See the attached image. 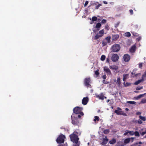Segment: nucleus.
Segmentation results:
<instances>
[{"instance_id": "f257e3e1", "label": "nucleus", "mask_w": 146, "mask_h": 146, "mask_svg": "<svg viewBox=\"0 0 146 146\" xmlns=\"http://www.w3.org/2000/svg\"><path fill=\"white\" fill-rule=\"evenodd\" d=\"M71 141L76 144H78V142L79 139L77 135L74 134H72L70 136Z\"/></svg>"}, {"instance_id": "f03ea898", "label": "nucleus", "mask_w": 146, "mask_h": 146, "mask_svg": "<svg viewBox=\"0 0 146 146\" xmlns=\"http://www.w3.org/2000/svg\"><path fill=\"white\" fill-rule=\"evenodd\" d=\"M82 107H79L77 106L73 109V111L75 114H80L82 116H83L84 114L83 113L82 111Z\"/></svg>"}, {"instance_id": "7ed1b4c3", "label": "nucleus", "mask_w": 146, "mask_h": 146, "mask_svg": "<svg viewBox=\"0 0 146 146\" xmlns=\"http://www.w3.org/2000/svg\"><path fill=\"white\" fill-rule=\"evenodd\" d=\"M65 138V136L63 134L61 135L58 137L56 141L58 143H63L64 141Z\"/></svg>"}, {"instance_id": "20e7f679", "label": "nucleus", "mask_w": 146, "mask_h": 146, "mask_svg": "<svg viewBox=\"0 0 146 146\" xmlns=\"http://www.w3.org/2000/svg\"><path fill=\"white\" fill-rule=\"evenodd\" d=\"M91 81L90 77L85 78L84 80V84L87 88H91V85L90 83Z\"/></svg>"}, {"instance_id": "39448f33", "label": "nucleus", "mask_w": 146, "mask_h": 146, "mask_svg": "<svg viewBox=\"0 0 146 146\" xmlns=\"http://www.w3.org/2000/svg\"><path fill=\"white\" fill-rule=\"evenodd\" d=\"M120 46L118 44H115L111 47V50L113 52H117L120 49Z\"/></svg>"}, {"instance_id": "423d86ee", "label": "nucleus", "mask_w": 146, "mask_h": 146, "mask_svg": "<svg viewBox=\"0 0 146 146\" xmlns=\"http://www.w3.org/2000/svg\"><path fill=\"white\" fill-rule=\"evenodd\" d=\"M117 110H115L114 111V113H116L117 115H123L124 116H126L127 114L121 110V109L119 108H117Z\"/></svg>"}, {"instance_id": "0eeeda50", "label": "nucleus", "mask_w": 146, "mask_h": 146, "mask_svg": "<svg viewBox=\"0 0 146 146\" xmlns=\"http://www.w3.org/2000/svg\"><path fill=\"white\" fill-rule=\"evenodd\" d=\"M72 118V116H71ZM72 123L74 125H77L79 123V121L78 118L77 117H74L72 118Z\"/></svg>"}, {"instance_id": "6e6552de", "label": "nucleus", "mask_w": 146, "mask_h": 146, "mask_svg": "<svg viewBox=\"0 0 146 146\" xmlns=\"http://www.w3.org/2000/svg\"><path fill=\"white\" fill-rule=\"evenodd\" d=\"M119 58L118 55L117 54H115L112 55L111 59L113 61L115 62L118 60Z\"/></svg>"}, {"instance_id": "1a4fd4ad", "label": "nucleus", "mask_w": 146, "mask_h": 146, "mask_svg": "<svg viewBox=\"0 0 146 146\" xmlns=\"http://www.w3.org/2000/svg\"><path fill=\"white\" fill-rule=\"evenodd\" d=\"M123 58L124 61L126 62H129L130 59V56L127 54H125L124 55Z\"/></svg>"}, {"instance_id": "9d476101", "label": "nucleus", "mask_w": 146, "mask_h": 146, "mask_svg": "<svg viewBox=\"0 0 146 146\" xmlns=\"http://www.w3.org/2000/svg\"><path fill=\"white\" fill-rule=\"evenodd\" d=\"M137 70L135 69H133L131 72V77H137L140 74V73L135 74Z\"/></svg>"}, {"instance_id": "9b49d317", "label": "nucleus", "mask_w": 146, "mask_h": 146, "mask_svg": "<svg viewBox=\"0 0 146 146\" xmlns=\"http://www.w3.org/2000/svg\"><path fill=\"white\" fill-rule=\"evenodd\" d=\"M89 101V99L88 97L84 98L82 100V103L84 105H86Z\"/></svg>"}, {"instance_id": "f8f14e48", "label": "nucleus", "mask_w": 146, "mask_h": 146, "mask_svg": "<svg viewBox=\"0 0 146 146\" xmlns=\"http://www.w3.org/2000/svg\"><path fill=\"white\" fill-rule=\"evenodd\" d=\"M104 70L109 75H110L111 74L110 70L108 67L105 66L104 68Z\"/></svg>"}, {"instance_id": "ddd939ff", "label": "nucleus", "mask_w": 146, "mask_h": 146, "mask_svg": "<svg viewBox=\"0 0 146 146\" xmlns=\"http://www.w3.org/2000/svg\"><path fill=\"white\" fill-rule=\"evenodd\" d=\"M136 49V46L134 45H133L129 49V51L131 53H134L135 52Z\"/></svg>"}, {"instance_id": "4468645a", "label": "nucleus", "mask_w": 146, "mask_h": 146, "mask_svg": "<svg viewBox=\"0 0 146 146\" xmlns=\"http://www.w3.org/2000/svg\"><path fill=\"white\" fill-rule=\"evenodd\" d=\"M96 98H98L100 100H103L104 98V96L102 93H101L100 95H96Z\"/></svg>"}, {"instance_id": "2eb2a0df", "label": "nucleus", "mask_w": 146, "mask_h": 146, "mask_svg": "<svg viewBox=\"0 0 146 146\" xmlns=\"http://www.w3.org/2000/svg\"><path fill=\"white\" fill-rule=\"evenodd\" d=\"M119 38V35L118 34L113 35L112 37V40L113 41H116Z\"/></svg>"}, {"instance_id": "dca6fc26", "label": "nucleus", "mask_w": 146, "mask_h": 146, "mask_svg": "<svg viewBox=\"0 0 146 146\" xmlns=\"http://www.w3.org/2000/svg\"><path fill=\"white\" fill-rule=\"evenodd\" d=\"M105 137L106 138H103V141L101 143V144L103 145H105L107 143L108 141V139L107 138V137L105 136Z\"/></svg>"}, {"instance_id": "f3484780", "label": "nucleus", "mask_w": 146, "mask_h": 146, "mask_svg": "<svg viewBox=\"0 0 146 146\" xmlns=\"http://www.w3.org/2000/svg\"><path fill=\"white\" fill-rule=\"evenodd\" d=\"M101 27V23H98L96 26V28L97 29V31H98L99 30V28ZM93 32L94 33H96V31L95 30H93Z\"/></svg>"}, {"instance_id": "a211bd4d", "label": "nucleus", "mask_w": 146, "mask_h": 146, "mask_svg": "<svg viewBox=\"0 0 146 146\" xmlns=\"http://www.w3.org/2000/svg\"><path fill=\"white\" fill-rule=\"evenodd\" d=\"M73 134H76L78 136L80 135L81 134V132L80 131L79 129H76L74 131Z\"/></svg>"}, {"instance_id": "6ab92c4d", "label": "nucleus", "mask_w": 146, "mask_h": 146, "mask_svg": "<svg viewBox=\"0 0 146 146\" xmlns=\"http://www.w3.org/2000/svg\"><path fill=\"white\" fill-rule=\"evenodd\" d=\"M144 80L143 78H142V79L140 80H139L137 81H136L134 83V84L135 85H137L139 84L141 82L143 81Z\"/></svg>"}, {"instance_id": "aec40b11", "label": "nucleus", "mask_w": 146, "mask_h": 146, "mask_svg": "<svg viewBox=\"0 0 146 146\" xmlns=\"http://www.w3.org/2000/svg\"><path fill=\"white\" fill-rule=\"evenodd\" d=\"M110 69L114 70H117L118 69V67L117 66H110Z\"/></svg>"}, {"instance_id": "412c9836", "label": "nucleus", "mask_w": 146, "mask_h": 146, "mask_svg": "<svg viewBox=\"0 0 146 146\" xmlns=\"http://www.w3.org/2000/svg\"><path fill=\"white\" fill-rule=\"evenodd\" d=\"M121 78L120 77H118L117 78L116 83L118 86H120L121 84V82L120 81Z\"/></svg>"}, {"instance_id": "4be33fe9", "label": "nucleus", "mask_w": 146, "mask_h": 146, "mask_svg": "<svg viewBox=\"0 0 146 146\" xmlns=\"http://www.w3.org/2000/svg\"><path fill=\"white\" fill-rule=\"evenodd\" d=\"M116 142V139H115L113 138L109 141V143L110 144H113L115 143Z\"/></svg>"}, {"instance_id": "5701e85b", "label": "nucleus", "mask_w": 146, "mask_h": 146, "mask_svg": "<svg viewBox=\"0 0 146 146\" xmlns=\"http://www.w3.org/2000/svg\"><path fill=\"white\" fill-rule=\"evenodd\" d=\"M130 141V138H127L125 139L124 141V143L125 144H127L129 143Z\"/></svg>"}, {"instance_id": "b1692460", "label": "nucleus", "mask_w": 146, "mask_h": 146, "mask_svg": "<svg viewBox=\"0 0 146 146\" xmlns=\"http://www.w3.org/2000/svg\"><path fill=\"white\" fill-rule=\"evenodd\" d=\"M102 36V35H100L97 34L95 36L94 39L97 40Z\"/></svg>"}, {"instance_id": "393cba45", "label": "nucleus", "mask_w": 146, "mask_h": 146, "mask_svg": "<svg viewBox=\"0 0 146 146\" xmlns=\"http://www.w3.org/2000/svg\"><path fill=\"white\" fill-rule=\"evenodd\" d=\"M131 36V34L129 32H126L124 34V36H125L129 37Z\"/></svg>"}, {"instance_id": "a878e982", "label": "nucleus", "mask_w": 146, "mask_h": 146, "mask_svg": "<svg viewBox=\"0 0 146 146\" xmlns=\"http://www.w3.org/2000/svg\"><path fill=\"white\" fill-rule=\"evenodd\" d=\"M110 39L111 37L110 36H108L106 37L105 38V39L107 40V42L108 43H109L110 42Z\"/></svg>"}, {"instance_id": "bb28decb", "label": "nucleus", "mask_w": 146, "mask_h": 146, "mask_svg": "<svg viewBox=\"0 0 146 146\" xmlns=\"http://www.w3.org/2000/svg\"><path fill=\"white\" fill-rule=\"evenodd\" d=\"M146 94V93H145L144 94H140L136 97V99L138 100V99L142 97L144 95Z\"/></svg>"}, {"instance_id": "cd10ccee", "label": "nucleus", "mask_w": 146, "mask_h": 146, "mask_svg": "<svg viewBox=\"0 0 146 146\" xmlns=\"http://www.w3.org/2000/svg\"><path fill=\"white\" fill-rule=\"evenodd\" d=\"M99 121V117L98 116H95L94 117V121L95 122L96 121Z\"/></svg>"}, {"instance_id": "c85d7f7f", "label": "nucleus", "mask_w": 146, "mask_h": 146, "mask_svg": "<svg viewBox=\"0 0 146 146\" xmlns=\"http://www.w3.org/2000/svg\"><path fill=\"white\" fill-rule=\"evenodd\" d=\"M128 103L131 104H136V102L134 101H128L127 102Z\"/></svg>"}, {"instance_id": "c756f323", "label": "nucleus", "mask_w": 146, "mask_h": 146, "mask_svg": "<svg viewBox=\"0 0 146 146\" xmlns=\"http://www.w3.org/2000/svg\"><path fill=\"white\" fill-rule=\"evenodd\" d=\"M106 57V56L105 55H102L100 59L102 61H104L105 60Z\"/></svg>"}, {"instance_id": "7c9ffc66", "label": "nucleus", "mask_w": 146, "mask_h": 146, "mask_svg": "<svg viewBox=\"0 0 146 146\" xmlns=\"http://www.w3.org/2000/svg\"><path fill=\"white\" fill-rule=\"evenodd\" d=\"M110 131L109 129H107L105 130L104 131V134H107L109 133Z\"/></svg>"}, {"instance_id": "2f4dec72", "label": "nucleus", "mask_w": 146, "mask_h": 146, "mask_svg": "<svg viewBox=\"0 0 146 146\" xmlns=\"http://www.w3.org/2000/svg\"><path fill=\"white\" fill-rule=\"evenodd\" d=\"M104 29H102L99 31V34L100 35H102V36L104 34Z\"/></svg>"}, {"instance_id": "473e14b6", "label": "nucleus", "mask_w": 146, "mask_h": 146, "mask_svg": "<svg viewBox=\"0 0 146 146\" xmlns=\"http://www.w3.org/2000/svg\"><path fill=\"white\" fill-rule=\"evenodd\" d=\"M139 118L143 121H145L146 120V118L145 117H143L140 115L139 116Z\"/></svg>"}, {"instance_id": "72a5a7b5", "label": "nucleus", "mask_w": 146, "mask_h": 146, "mask_svg": "<svg viewBox=\"0 0 146 146\" xmlns=\"http://www.w3.org/2000/svg\"><path fill=\"white\" fill-rule=\"evenodd\" d=\"M134 135L136 136L139 137V133L137 131H135V132H134Z\"/></svg>"}, {"instance_id": "f704fd0d", "label": "nucleus", "mask_w": 146, "mask_h": 146, "mask_svg": "<svg viewBox=\"0 0 146 146\" xmlns=\"http://www.w3.org/2000/svg\"><path fill=\"white\" fill-rule=\"evenodd\" d=\"M97 18L96 17L94 16L92 18V20L93 21H97Z\"/></svg>"}, {"instance_id": "c9c22d12", "label": "nucleus", "mask_w": 146, "mask_h": 146, "mask_svg": "<svg viewBox=\"0 0 146 146\" xmlns=\"http://www.w3.org/2000/svg\"><path fill=\"white\" fill-rule=\"evenodd\" d=\"M129 76L128 74H123V78L126 79Z\"/></svg>"}, {"instance_id": "e433bc0d", "label": "nucleus", "mask_w": 146, "mask_h": 146, "mask_svg": "<svg viewBox=\"0 0 146 146\" xmlns=\"http://www.w3.org/2000/svg\"><path fill=\"white\" fill-rule=\"evenodd\" d=\"M102 82L103 84H107L109 83V82H108L106 81L105 80V79H104V80H103Z\"/></svg>"}, {"instance_id": "4c0bfd02", "label": "nucleus", "mask_w": 146, "mask_h": 146, "mask_svg": "<svg viewBox=\"0 0 146 146\" xmlns=\"http://www.w3.org/2000/svg\"><path fill=\"white\" fill-rule=\"evenodd\" d=\"M108 42H107L103 41L102 42V45L103 46H105L107 44Z\"/></svg>"}, {"instance_id": "58836bf2", "label": "nucleus", "mask_w": 146, "mask_h": 146, "mask_svg": "<svg viewBox=\"0 0 146 146\" xmlns=\"http://www.w3.org/2000/svg\"><path fill=\"white\" fill-rule=\"evenodd\" d=\"M95 74L96 75L97 77L98 76L99 74V70H96L95 72Z\"/></svg>"}, {"instance_id": "ea45409f", "label": "nucleus", "mask_w": 146, "mask_h": 146, "mask_svg": "<svg viewBox=\"0 0 146 146\" xmlns=\"http://www.w3.org/2000/svg\"><path fill=\"white\" fill-rule=\"evenodd\" d=\"M134 132L133 131H129V134L130 135H134Z\"/></svg>"}, {"instance_id": "a19ab883", "label": "nucleus", "mask_w": 146, "mask_h": 146, "mask_svg": "<svg viewBox=\"0 0 146 146\" xmlns=\"http://www.w3.org/2000/svg\"><path fill=\"white\" fill-rule=\"evenodd\" d=\"M141 103H146V99H142L141 102Z\"/></svg>"}, {"instance_id": "79ce46f5", "label": "nucleus", "mask_w": 146, "mask_h": 146, "mask_svg": "<svg viewBox=\"0 0 146 146\" xmlns=\"http://www.w3.org/2000/svg\"><path fill=\"white\" fill-rule=\"evenodd\" d=\"M143 88V86H138L136 88V90H140L141 89H142Z\"/></svg>"}, {"instance_id": "37998d69", "label": "nucleus", "mask_w": 146, "mask_h": 146, "mask_svg": "<svg viewBox=\"0 0 146 146\" xmlns=\"http://www.w3.org/2000/svg\"><path fill=\"white\" fill-rule=\"evenodd\" d=\"M125 82H124V84L125 85V86H130L131 84L130 83H128V82H126L125 84Z\"/></svg>"}, {"instance_id": "c03bdc74", "label": "nucleus", "mask_w": 146, "mask_h": 146, "mask_svg": "<svg viewBox=\"0 0 146 146\" xmlns=\"http://www.w3.org/2000/svg\"><path fill=\"white\" fill-rule=\"evenodd\" d=\"M105 29L107 30H109L110 29V28L108 25H106L105 26Z\"/></svg>"}, {"instance_id": "a18cd8bd", "label": "nucleus", "mask_w": 146, "mask_h": 146, "mask_svg": "<svg viewBox=\"0 0 146 146\" xmlns=\"http://www.w3.org/2000/svg\"><path fill=\"white\" fill-rule=\"evenodd\" d=\"M125 132L123 134L124 135H126L128 134L129 133V131L126 130L125 131Z\"/></svg>"}, {"instance_id": "49530a36", "label": "nucleus", "mask_w": 146, "mask_h": 146, "mask_svg": "<svg viewBox=\"0 0 146 146\" xmlns=\"http://www.w3.org/2000/svg\"><path fill=\"white\" fill-rule=\"evenodd\" d=\"M106 19H103L101 21V23L102 24H104L106 23Z\"/></svg>"}, {"instance_id": "de8ad7c7", "label": "nucleus", "mask_w": 146, "mask_h": 146, "mask_svg": "<svg viewBox=\"0 0 146 146\" xmlns=\"http://www.w3.org/2000/svg\"><path fill=\"white\" fill-rule=\"evenodd\" d=\"M102 5L101 4H99L98 5H97L96 7V9H98L100 7V6Z\"/></svg>"}, {"instance_id": "09e8293b", "label": "nucleus", "mask_w": 146, "mask_h": 146, "mask_svg": "<svg viewBox=\"0 0 146 146\" xmlns=\"http://www.w3.org/2000/svg\"><path fill=\"white\" fill-rule=\"evenodd\" d=\"M142 63H139V68H141L142 67Z\"/></svg>"}, {"instance_id": "8fccbe9b", "label": "nucleus", "mask_w": 146, "mask_h": 146, "mask_svg": "<svg viewBox=\"0 0 146 146\" xmlns=\"http://www.w3.org/2000/svg\"><path fill=\"white\" fill-rule=\"evenodd\" d=\"M146 76V71L144 72V74L142 75V78L143 79Z\"/></svg>"}, {"instance_id": "3c124183", "label": "nucleus", "mask_w": 146, "mask_h": 146, "mask_svg": "<svg viewBox=\"0 0 146 146\" xmlns=\"http://www.w3.org/2000/svg\"><path fill=\"white\" fill-rule=\"evenodd\" d=\"M88 1H86L84 5V7H86L87 5L88 4Z\"/></svg>"}, {"instance_id": "603ef678", "label": "nucleus", "mask_w": 146, "mask_h": 146, "mask_svg": "<svg viewBox=\"0 0 146 146\" xmlns=\"http://www.w3.org/2000/svg\"><path fill=\"white\" fill-rule=\"evenodd\" d=\"M140 133L141 134V135H142V136L143 135L145 134H146V131H145L143 132H141V133Z\"/></svg>"}, {"instance_id": "864d4df0", "label": "nucleus", "mask_w": 146, "mask_h": 146, "mask_svg": "<svg viewBox=\"0 0 146 146\" xmlns=\"http://www.w3.org/2000/svg\"><path fill=\"white\" fill-rule=\"evenodd\" d=\"M106 62L110 63V58H106Z\"/></svg>"}, {"instance_id": "5fc2aeb1", "label": "nucleus", "mask_w": 146, "mask_h": 146, "mask_svg": "<svg viewBox=\"0 0 146 146\" xmlns=\"http://www.w3.org/2000/svg\"><path fill=\"white\" fill-rule=\"evenodd\" d=\"M142 121L141 120H139L138 121V123L139 124H141L142 123Z\"/></svg>"}, {"instance_id": "6e6d98bb", "label": "nucleus", "mask_w": 146, "mask_h": 146, "mask_svg": "<svg viewBox=\"0 0 146 146\" xmlns=\"http://www.w3.org/2000/svg\"><path fill=\"white\" fill-rule=\"evenodd\" d=\"M131 15H132L133 14V10L132 9H130L129 11Z\"/></svg>"}, {"instance_id": "4d7b16f0", "label": "nucleus", "mask_w": 146, "mask_h": 146, "mask_svg": "<svg viewBox=\"0 0 146 146\" xmlns=\"http://www.w3.org/2000/svg\"><path fill=\"white\" fill-rule=\"evenodd\" d=\"M106 77H107V76H106V74H104V75L103 76H102V78L104 79H106Z\"/></svg>"}, {"instance_id": "13d9d810", "label": "nucleus", "mask_w": 146, "mask_h": 146, "mask_svg": "<svg viewBox=\"0 0 146 146\" xmlns=\"http://www.w3.org/2000/svg\"><path fill=\"white\" fill-rule=\"evenodd\" d=\"M67 146V145L66 144H64V145H62V144H60V145H59L58 146Z\"/></svg>"}, {"instance_id": "bf43d9fd", "label": "nucleus", "mask_w": 146, "mask_h": 146, "mask_svg": "<svg viewBox=\"0 0 146 146\" xmlns=\"http://www.w3.org/2000/svg\"><path fill=\"white\" fill-rule=\"evenodd\" d=\"M132 33L134 36H138V34L137 33H135L134 34V32H133V33Z\"/></svg>"}, {"instance_id": "052dcab7", "label": "nucleus", "mask_w": 146, "mask_h": 146, "mask_svg": "<svg viewBox=\"0 0 146 146\" xmlns=\"http://www.w3.org/2000/svg\"><path fill=\"white\" fill-rule=\"evenodd\" d=\"M141 37H139L137 38V40L138 41H139L141 40Z\"/></svg>"}, {"instance_id": "680f3d73", "label": "nucleus", "mask_w": 146, "mask_h": 146, "mask_svg": "<svg viewBox=\"0 0 146 146\" xmlns=\"http://www.w3.org/2000/svg\"><path fill=\"white\" fill-rule=\"evenodd\" d=\"M134 27L136 29H137L138 28L139 26L138 25H135Z\"/></svg>"}, {"instance_id": "e2e57ef3", "label": "nucleus", "mask_w": 146, "mask_h": 146, "mask_svg": "<svg viewBox=\"0 0 146 146\" xmlns=\"http://www.w3.org/2000/svg\"><path fill=\"white\" fill-rule=\"evenodd\" d=\"M141 114V113L140 112H137L136 113L137 115H140Z\"/></svg>"}, {"instance_id": "0e129e2a", "label": "nucleus", "mask_w": 146, "mask_h": 146, "mask_svg": "<svg viewBox=\"0 0 146 146\" xmlns=\"http://www.w3.org/2000/svg\"><path fill=\"white\" fill-rule=\"evenodd\" d=\"M81 115L80 114L79 115H78L77 117L78 118H80L81 117Z\"/></svg>"}, {"instance_id": "69168bd1", "label": "nucleus", "mask_w": 146, "mask_h": 146, "mask_svg": "<svg viewBox=\"0 0 146 146\" xmlns=\"http://www.w3.org/2000/svg\"><path fill=\"white\" fill-rule=\"evenodd\" d=\"M103 3L105 4H107L108 3L106 1H104Z\"/></svg>"}, {"instance_id": "338daca9", "label": "nucleus", "mask_w": 146, "mask_h": 146, "mask_svg": "<svg viewBox=\"0 0 146 146\" xmlns=\"http://www.w3.org/2000/svg\"><path fill=\"white\" fill-rule=\"evenodd\" d=\"M73 146H79V144H76V145H74Z\"/></svg>"}, {"instance_id": "774afa93", "label": "nucleus", "mask_w": 146, "mask_h": 146, "mask_svg": "<svg viewBox=\"0 0 146 146\" xmlns=\"http://www.w3.org/2000/svg\"><path fill=\"white\" fill-rule=\"evenodd\" d=\"M134 92L135 93H138L139 92V91H134Z\"/></svg>"}]
</instances>
